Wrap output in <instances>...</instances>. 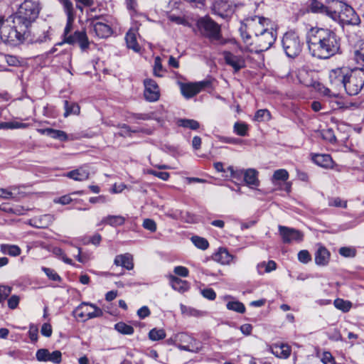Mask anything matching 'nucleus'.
<instances>
[{
    "label": "nucleus",
    "instance_id": "obj_1",
    "mask_svg": "<svg viewBox=\"0 0 364 364\" xmlns=\"http://www.w3.org/2000/svg\"><path fill=\"white\" fill-rule=\"evenodd\" d=\"M41 7L38 1L25 0L14 16H0V40L10 46H18L28 36V27L38 16Z\"/></svg>",
    "mask_w": 364,
    "mask_h": 364
},
{
    "label": "nucleus",
    "instance_id": "obj_2",
    "mask_svg": "<svg viewBox=\"0 0 364 364\" xmlns=\"http://www.w3.org/2000/svg\"><path fill=\"white\" fill-rule=\"evenodd\" d=\"M306 43L311 55L318 59H328L339 53L341 43L336 33L328 28L311 27L306 33Z\"/></svg>",
    "mask_w": 364,
    "mask_h": 364
},
{
    "label": "nucleus",
    "instance_id": "obj_3",
    "mask_svg": "<svg viewBox=\"0 0 364 364\" xmlns=\"http://www.w3.org/2000/svg\"><path fill=\"white\" fill-rule=\"evenodd\" d=\"M269 19L259 16H255V20L249 23L255 33V46L249 48L250 52H262L269 49L274 43L276 32L268 29Z\"/></svg>",
    "mask_w": 364,
    "mask_h": 364
},
{
    "label": "nucleus",
    "instance_id": "obj_4",
    "mask_svg": "<svg viewBox=\"0 0 364 364\" xmlns=\"http://www.w3.org/2000/svg\"><path fill=\"white\" fill-rule=\"evenodd\" d=\"M364 85V69L349 70L343 88L349 95H358Z\"/></svg>",
    "mask_w": 364,
    "mask_h": 364
},
{
    "label": "nucleus",
    "instance_id": "obj_5",
    "mask_svg": "<svg viewBox=\"0 0 364 364\" xmlns=\"http://www.w3.org/2000/svg\"><path fill=\"white\" fill-rule=\"evenodd\" d=\"M282 43L286 55L289 58L296 57L301 51L303 44L294 32L286 33L282 38Z\"/></svg>",
    "mask_w": 364,
    "mask_h": 364
},
{
    "label": "nucleus",
    "instance_id": "obj_6",
    "mask_svg": "<svg viewBox=\"0 0 364 364\" xmlns=\"http://www.w3.org/2000/svg\"><path fill=\"white\" fill-rule=\"evenodd\" d=\"M173 341L177 342L176 347L181 350L198 353L202 349L200 342L186 333L175 334Z\"/></svg>",
    "mask_w": 364,
    "mask_h": 364
},
{
    "label": "nucleus",
    "instance_id": "obj_7",
    "mask_svg": "<svg viewBox=\"0 0 364 364\" xmlns=\"http://www.w3.org/2000/svg\"><path fill=\"white\" fill-rule=\"evenodd\" d=\"M74 316L82 321L100 317L103 314L101 309L88 302L81 303L73 311Z\"/></svg>",
    "mask_w": 364,
    "mask_h": 364
},
{
    "label": "nucleus",
    "instance_id": "obj_8",
    "mask_svg": "<svg viewBox=\"0 0 364 364\" xmlns=\"http://www.w3.org/2000/svg\"><path fill=\"white\" fill-rule=\"evenodd\" d=\"M337 4L340 11H334L336 16L331 15V18L332 19H339L345 24L357 25L359 23L360 18L351 6L343 2H338Z\"/></svg>",
    "mask_w": 364,
    "mask_h": 364
},
{
    "label": "nucleus",
    "instance_id": "obj_9",
    "mask_svg": "<svg viewBox=\"0 0 364 364\" xmlns=\"http://www.w3.org/2000/svg\"><path fill=\"white\" fill-rule=\"evenodd\" d=\"M197 27L203 36L213 40L220 38V28L218 23L209 17L205 16L198 19Z\"/></svg>",
    "mask_w": 364,
    "mask_h": 364
},
{
    "label": "nucleus",
    "instance_id": "obj_10",
    "mask_svg": "<svg viewBox=\"0 0 364 364\" xmlns=\"http://www.w3.org/2000/svg\"><path fill=\"white\" fill-rule=\"evenodd\" d=\"M97 18H92L90 21L89 33L98 38H106L112 33V29L109 25L104 22L98 21Z\"/></svg>",
    "mask_w": 364,
    "mask_h": 364
},
{
    "label": "nucleus",
    "instance_id": "obj_11",
    "mask_svg": "<svg viewBox=\"0 0 364 364\" xmlns=\"http://www.w3.org/2000/svg\"><path fill=\"white\" fill-rule=\"evenodd\" d=\"M349 69L348 68H337L329 72L328 77L331 85L336 90H341L346 81Z\"/></svg>",
    "mask_w": 364,
    "mask_h": 364
},
{
    "label": "nucleus",
    "instance_id": "obj_12",
    "mask_svg": "<svg viewBox=\"0 0 364 364\" xmlns=\"http://www.w3.org/2000/svg\"><path fill=\"white\" fill-rule=\"evenodd\" d=\"M213 6L215 13L224 18L230 16L236 8L232 0H216Z\"/></svg>",
    "mask_w": 364,
    "mask_h": 364
},
{
    "label": "nucleus",
    "instance_id": "obj_13",
    "mask_svg": "<svg viewBox=\"0 0 364 364\" xmlns=\"http://www.w3.org/2000/svg\"><path fill=\"white\" fill-rule=\"evenodd\" d=\"M36 360L39 362H51L60 364L62 361V353L60 350L50 352L46 348H41L36 351Z\"/></svg>",
    "mask_w": 364,
    "mask_h": 364
},
{
    "label": "nucleus",
    "instance_id": "obj_14",
    "mask_svg": "<svg viewBox=\"0 0 364 364\" xmlns=\"http://www.w3.org/2000/svg\"><path fill=\"white\" fill-rule=\"evenodd\" d=\"M279 230L282 240L285 243L303 240L304 235L299 230L282 225L279 226Z\"/></svg>",
    "mask_w": 364,
    "mask_h": 364
},
{
    "label": "nucleus",
    "instance_id": "obj_15",
    "mask_svg": "<svg viewBox=\"0 0 364 364\" xmlns=\"http://www.w3.org/2000/svg\"><path fill=\"white\" fill-rule=\"evenodd\" d=\"M64 42L70 45L78 43L82 50L87 49L90 46V42L85 31H75L73 34H70L64 38Z\"/></svg>",
    "mask_w": 364,
    "mask_h": 364
},
{
    "label": "nucleus",
    "instance_id": "obj_16",
    "mask_svg": "<svg viewBox=\"0 0 364 364\" xmlns=\"http://www.w3.org/2000/svg\"><path fill=\"white\" fill-rule=\"evenodd\" d=\"M208 85V81H200L195 83L181 84V92L186 98H191L199 93Z\"/></svg>",
    "mask_w": 364,
    "mask_h": 364
},
{
    "label": "nucleus",
    "instance_id": "obj_17",
    "mask_svg": "<svg viewBox=\"0 0 364 364\" xmlns=\"http://www.w3.org/2000/svg\"><path fill=\"white\" fill-rule=\"evenodd\" d=\"M145 90L144 97L150 102H155L159 99V87L156 82L151 79H146L144 81Z\"/></svg>",
    "mask_w": 364,
    "mask_h": 364
},
{
    "label": "nucleus",
    "instance_id": "obj_18",
    "mask_svg": "<svg viewBox=\"0 0 364 364\" xmlns=\"http://www.w3.org/2000/svg\"><path fill=\"white\" fill-rule=\"evenodd\" d=\"M307 11L313 14H320L329 16H336L335 11H333L330 8L325 6L321 1L318 0H309L307 1Z\"/></svg>",
    "mask_w": 364,
    "mask_h": 364
},
{
    "label": "nucleus",
    "instance_id": "obj_19",
    "mask_svg": "<svg viewBox=\"0 0 364 364\" xmlns=\"http://www.w3.org/2000/svg\"><path fill=\"white\" fill-rule=\"evenodd\" d=\"M255 20V17L247 19L246 23L242 25L239 29L240 36L242 39L243 43L246 46V48L249 50L250 48H252L255 46V38L252 39V36L251 33H254V31L250 28L249 23L250 21H253Z\"/></svg>",
    "mask_w": 364,
    "mask_h": 364
},
{
    "label": "nucleus",
    "instance_id": "obj_20",
    "mask_svg": "<svg viewBox=\"0 0 364 364\" xmlns=\"http://www.w3.org/2000/svg\"><path fill=\"white\" fill-rule=\"evenodd\" d=\"M225 63L233 68L235 71H238L245 66V61L243 57L234 55L229 51L223 53Z\"/></svg>",
    "mask_w": 364,
    "mask_h": 364
},
{
    "label": "nucleus",
    "instance_id": "obj_21",
    "mask_svg": "<svg viewBox=\"0 0 364 364\" xmlns=\"http://www.w3.org/2000/svg\"><path fill=\"white\" fill-rule=\"evenodd\" d=\"M114 264L131 270L134 268L133 257L129 253L118 255L114 258Z\"/></svg>",
    "mask_w": 364,
    "mask_h": 364
},
{
    "label": "nucleus",
    "instance_id": "obj_22",
    "mask_svg": "<svg viewBox=\"0 0 364 364\" xmlns=\"http://www.w3.org/2000/svg\"><path fill=\"white\" fill-rule=\"evenodd\" d=\"M65 176L77 181H83L89 178L90 171L85 167H80L65 174Z\"/></svg>",
    "mask_w": 364,
    "mask_h": 364
},
{
    "label": "nucleus",
    "instance_id": "obj_23",
    "mask_svg": "<svg viewBox=\"0 0 364 364\" xmlns=\"http://www.w3.org/2000/svg\"><path fill=\"white\" fill-rule=\"evenodd\" d=\"M272 353L279 358H287L291 353V347L286 343L274 344L272 347Z\"/></svg>",
    "mask_w": 364,
    "mask_h": 364
},
{
    "label": "nucleus",
    "instance_id": "obj_24",
    "mask_svg": "<svg viewBox=\"0 0 364 364\" xmlns=\"http://www.w3.org/2000/svg\"><path fill=\"white\" fill-rule=\"evenodd\" d=\"M136 35L137 30L130 28L126 34L125 40L127 47L137 53L140 51L141 48L137 43Z\"/></svg>",
    "mask_w": 364,
    "mask_h": 364
},
{
    "label": "nucleus",
    "instance_id": "obj_25",
    "mask_svg": "<svg viewBox=\"0 0 364 364\" xmlns=\"http://www.w3.org/2000/svg\"><path fill=\"white\" fill-rule=\"evenodd\" d=\"M330 259V252L328 250L323 247L319 246L315 253V262L317 265L325 266Z\"/></svg>",
    "mask_w": 364,
    "mask_h": 364
},
{
    "label": "nucleus",
    "instance_id": "obj_26",
    "mask_svg": "<svg viewBox=\"0 0 364 364\" xmlns=\"http://www.w3.org/2000/svg\"><path fill=\"white\" fill-rule=\"evenodd\" d=\"M258 171L255 168H248L244 172V181L249 186L257 187L259 185Z\"/></svg>",
    "mask_w": 364,
    "mask_h": 364
},
{
    "label": "nucleus",
    "instance_id": "obj_27",
    "mask_svg": "<svg viewBox=\"0 0 364 364\" xmlns=\"http://www.w3.org/2000/svg\"><path fill=\"white\" fill-rule=\"evenodd\" d=\"M38 132L42 134H45L55 139H59L62 141H67L68 139L67 134L61 130L48 128L38 129Z\"/></svg>",
    "mask_w": 364,
    "mask_h": 364
},
{
    "label": "nucleus",
    "instance_id": "obj_28",
    "mask_svg": "<svg viewBox=\"0 0 364 364\" xmlns=\"http://www.w3.org/2000/svg\"><path fill=\"white\" fill-rule=\"evenodd\" d=\"M234 259L226 249H220L214 255L213 259L222 264H229Z\"/></svg>",
    "mask_w": 364,
    "mask_h": 364
},
{
    "label": "nucleus",
    "instance_id": "obj_29",
    "mask_svg": "<svg viewBox=\"0 0 364 364\" xmlns=\"http://www.w3.org/2000/svg\"><path fill=\"white\" fill-rule=\"evenodd\" d=\"M314 162L323 168H332L333 161L328 154H314L312 156Z\"/></svg>",
    "mask_w": 364,
    "mask_h": 364
},
{
    "label": "nucleus",
    "instance_id": "obj_30",
    "mask_svg": "<svg viewBox=\"0 0 364 364\" xmlns=\"http://www.w3.org/2000/svg\"><path fill=\"white\" fill-rule=\"evenodd\" d=\"M0 251L2 254L11 257H17L21 253V250L18 245L9 244H1Z\"/></svg>",
    "mask_w": 364,
    "mask_h": 364
},
{
    "label": "nucleus",
    "instance_id": "obj_31",
    "mask_svg": "<svg viewBox=\"0 0 364 364\" xmlns=\"http://www.w3.org/2000/svg\"><path fill=\"white\" fill-rule=\"evenodd\" d=\"M170 284L173 289L180 292L186 291L188 289V284L186 281L175 276L170 277Z\"/></svg>",
    "mask_w": 364,
    "mask_h": 364
},
{
    "label": "nucleus",
    "instance_id": "obj_32",
    "mask_svg": "<svg viewBox=\"0 0 364 364\" xmlns=\"http://www.w3.org/2000/svg\"><path fill=\"white\" fill-rule=\"evenodd\" d=\"M277 268V264L273 260H269L267 262H262L257 265V270L259 274H263L264 273L271 272L275 270Z\"/></svg>",
    "mask_w": 364,
    "mask_h": 364
},
{
    "label": "nucleus",
    "instance_id": "obj_33",
    "mask_svg": "<svg viewBox=\"0 0 364 364\" xmlns=\"http://www.w3.org/2000/svg\"><path fill=\"white\" fill-rule=\"evenodd\" d=\"M124 222V217L121 215H108L102 220V223H106L114 227L122 225Z\"/></svg>",
    "mask_w": 364,
    "mask_h": 364
},
{
    "label": "nucleus",
    "instance_id": "obj_34",
    "mask_svg": "<svg viewBox=\"0 0 364 364\" xmlns=\"http://www.w3.org/2000/svg\"><path fill=\"white\" fill-rule=\"evenodd\" d=\"M30 126L28 123H23L18 121H11L0 123V129H26Z\"/></svg>",
    "mask_w": 364,
    "mask_h": 364
},
{
    "label": "nucleus",
    "instance_id": "obj_35",
    "mask_svg": "<svg viewBox=\"0 0 364 364\" xmlns=\"http://www.w3.org/2000/svg\"><path fill=\"white\" fill-rule=\"evenodd\" d=\"M334 306L344 313L348 312L352 308V303L350 301L343 299H336L333 301Z\"/></svg>",
    "mask_w": 364,
    "mask_h": 364
},
{
    "label": "nucleus",
    "instance_id": "obj_36",
    "mask_svg": "<svg viewBox=\"0 0 364 364\" xmlns=\"http://www.w3.org/2000/svg\"><path fill=\"white\" fill-rule=\"evenodd\" d=\"M178 125L184 128H188L192 130H196L199 128L200 124L194 119H181L178 120Z\"/></svg>",
    "mask_w": 364,
    "mask_h": 364
},
{
    "label": "nucleus",
    "instance_id": "obj_37",
    "mask_svg": "<svg viewBox=\"0 0 364 364\" xmlns=\"http://www.w3.org/2000/svg\"><path fill=\"white\" fill-rule=\"evenodd\" d=\"M114 329L124 335H132L134 333V328L124 322H119L114 325Z\"/></svg>",
    "mask_w": 364,
    "mask_h": 364
},
{
    "label": "nucleus",
    "instance_id": "obj_38",
    "mask_svg": "<svg viewBox=\"0 0 364 364\" xmlns=\"http://www.w3.org/2000/svg\"><path fill=\"white\" fill-rule=\"evenodd\" d=\"M289 178V173L286 169H278L274 172L272 178V182L275 183L277 181H286Z\"/></svg>",
    "mask_w": 364,
    "mask_h": 364
},
{
    "label": "nucleus",
    "instance_id": "obj_39",
    "mask_svg": "<svg viewBox=\"0 0 364 364\" xmlns=\"http://www.w3.org/2000/svg\"><path fill=\"white\" fill-rule=\"evenodd\" d=\"M166 337L165 331L162 328H153L149 333V338L151 341L162 340Z\"/></svg>",
    "mask_w": 364,
    "mask_h": 364
},
{
    "label": "nucleus",
    "instance_id": "obj_40",
    "mask_svg": "<svg viewBox=\"0 0 364 364\" xmlns=\"http://www.w3.org/2000/svg\"><path fill=\"white\" fill-rule=\"evenodd\" d=\"M52 252L55 257H57L60 259H62L65 263L70 265H74L73 260L66 256L64 251L61 248L53 247L52 250Z\"/></svg>",
    "mask_w": 364,
    "mask_h": 364
},
{
    "label": "nucleus",
    "instance_id": "obj_41",
    "mask_svg": "<svg viewBox=\"0 0 364 364\" xmlns=\"http://www.w3.org/2000/svg\"><path fill=\"white\" fill-rule=\"evenodd\" d=\"M227 309L237 313L243 314L245 311L244 304L238 301H229L226 304Z\"/></svg>",
    "mask_w": 364,
    "mask_h": 364
},
{
    "label": "nucleus",
    "instance_id": "obj_42",
    "mask_svg": "<svg viewBox=\"0 0 364 364\" xmlns=\"http://www.w3.org/2000/svg\"><path fill=\"white\" fill-rule=\"evenodd\" d=\"M248 129V125L245 122H235L233 126L234 132L241 136L247 134Z\"/></svg>",
    "mask_w": 364,
    "mask_h": 364
},
{
    "label": "nucleus",
    "instance_id": "obj_43",
    "mask_svg": "<svg viewBox=\"0 0 364 364\" xmlns=\"http://www.w3.org/2000/svg\"><path fill=\"white\" fill-rule=\"evenodd\" d=\"M65 112L64 116L66 117L70 114H78L80 113V107L75 103H69L65 101Z\"/></svg>",
    "mask_w": 364,
    "mask_h": 364
},
{
    "label": "nucleus",
    "instance_id": "obj_44",
    "mask_svg": "<svg viewBox=\"0 0 364 364\" xmlns=\"http://www.w3.org/2000/svg\"><path fill=\"white\" fill-rule=\"evenodd\" d=\"M317 356L320 358L323 364H336V360L329 351H323L321 353H318Z\"/></svg>",
    "mask_w": 364,
    "mask_h": 364
},
{
    "label": "nucleus",
    "instance_id": "obj_45",
    "mask_svg": "<svg viewBox=\"0 0 364 364\" xmlns=\"http://www.w3.org/2000/svg\"><path fill=\"white\" fill-rule=\"evenodd\" d=\"M191 241L196 247L203 250H206L209 246L208 240L199 236H193Z\"/></svg>",
    "mask_w": 364,
    "mask_h": 364
},
{
    "label": "nucleus",
    "instance_id": "obj_46",
    "mask_svg": "<svg viewBox=\"0 0 364 364\" xmlns=\"http://www.w3.org/2000/svg\"><path fill=\"white\" fill-rule=\"evenodd\" d=\"M270 119V112L266 109L257 110L255 115V120L257 122L269 121Z\"/></svg>",
    "mask_w": 364,
    "mask_h": 364
},
{
    "label": "nucleus",
    "instance_id": "obj_47",
    "mask_svg": "<svg viewBox=\"0 0 364 364\" xmlns=\"http://www.w3.org/2000/svg\"><path fill=\"white\" fill-rule=\"evenodd\" d=\"M354 59L358 64L364 67V42L361 43L359 49L354 50Z\"/></svg>",
    "mask_w": 364,
    "mask_h": 364
},
{
    "label": "nucleus",
    "instance_id": "obj_48",
    "mask_svg": "<svg viewBox=\"0 0 364 364\" xmlns=\"http://www.w3.org/2000/svg\"><path fill=\"white\" fill-rule=\"evenodd\" d=\"M139 119L142 120H149L154 119L158 122L160 124H162L164 122V119L163 117H157L154 113L151 114H139L136 117Z\"/></svg>",
    "mask_w": 364,
    "mask_h": 364
},
{
    "label": "nucleus",
    "instance_id": "obj_49",
    "mask_svg": "<svg viewBox=\"0 0 364 364\" xmlns=\"http://www.w3.org/2000/svg\"><path fill=\"white\" fill-rule=\"evenodd\" d=\"M164 70L163 69L161 60L159 57L155 58L154 65V74L157 77H162Z\"/></svg>",
    "mask_w": 364,
    "mask_h": 364
},
{
    "label": "nucleus",
    "instance_id": "obj_50",
    "mask_svg": "<svg viewBox=\"0 0 364 364\" xmlns=\"http://www.w3.org/2000/svg\"><path fill=\"white\" fill-rule=\"evenodd\" d=\"M42 270L44 272V273L46 274V276L53 281L55 282H60L61 278L58 274V273L53 269L48 268V267H42Z\"/></svg>",
    "mask_w": 364,
    "mask_h": 364
},
{
    "label": "nucleus",
    "instance_id": "obj_51",
    "mask_svg": "<svg viewBox=\"0 0 364 364\" xmlns=\"http://www.w3.org/2000/svg\"><path fill=\"white\" fill-rule=\"evenodd\" d=\"M339 254L345 257H354L356 255V250L353 247H343L339 249Z\"/></svg>",
    "mask_w": 364,
    "mask_h": 364
},
{
    "label": "nucleus",
    "instance_id": "obj_52",
    "mask_svg": "<svg viewBox=\"0 0 364 364\" xmlns=\"http://www.w3.org/2000/svg\"><path fill=\"white\" fill-rule=\"evenodd\" d=\"M328 205L346 208L347 207V201L342 200L340 198H333L329 199Z\"/></svg>",
    "mask_w": 364,
    "mask_h": 364
},
{
    "label": "nucleus",
    "instance_id": "obj_53",
    "mask_svg": "<svg viewBox=\"0 0 364 364\" xmlns=\"http://www.w3.org/2000/svg\"><path fill=\"white\" fill-rule=\"evenodd\" d=\"M298 259L299 262L306 264L311 260V256L307 250H301L298 253Z\"/></svg>",
    "mask_w": 364,
    "mask_h": 364
},
{
    "label": "nucleus",
    "instance_id": "obj_54",
    "mask_svg": "<svg viewBox=\"0 0 364 364\" xmlns=\"http://www.w3.org/2000/svg\"><path fill=\"white\" fill-rule=\"evenodd\" d=\"M75 16H68L67 17V23L64 29L63 37L65 38L70 33V31L73 30V26L74 23Z\"/></svg>",
    "mask_w": 364,
    "mask_h": 364
},
{
    "label": "nucleus",
    "instance_id": "obj_55",
    "mask_svg": "<svg viewBox=\"0 0 364 364\" xmlns=\"http://www.w3.org/2000/svg\"><path fill=\"white\" fill-rule=\"evenodd\" d=\"M149 174L153 175L163 181H167L169 178L170 174L168 172L156 171L154 170H149Z\"/></svg>",
    "mask_w": 364,
    "mask_h": 364
},
{
    "label": "nucleus",
    "instance_id": "obj_56",
    "mask_svg": "<svg viewBox=\"0 0 364 364\" xmlns=\"http://www.w3.org/2000/svg\"><path fill=\"white\" fill-rule=\"evenodd\" d=\"M63 4L67 17L75 16L72 2L70 0H63Z\"/></svg>",
    "mask_w": 364,
    "mask_h": 364
},
{
    "label": "nucleus",
    "instance_id": "obj_57",
    "mask_svg": "<svg viewBox=\"0 0 364 364\" xmlns=\"http://www.w3.org/2000/svg\"><path fill=\"white\" fill-rule=\"evenodd\" d=\"M11 288L7 286H0V303L4 301L10 294Z\"/></svg>",
    "mask_w": 364,
    "mask_h": 364
},
{
    "label": "nucleus",
    "instance_id": "obj_58",
    "mask_svg": "<svg viewBox=\"0 0 364 364\" xmlns=\"http://www.w3.org/2000/svg\"><path fill=\"white\" fill-rule=\"evenodd\" d=\"M143 227L151 232H155L156 230V224L151 219H145L143 222Z\"/></svg>",
    "mask_w": 364,
    "mask_h": 364
},
{
    "label": "nucleus",
    "instance_id": "obj_59",
    "mask_svg": "<svg viewBox=\"0 0 364 364\" xmlns=\"http://www.w3.org/2000/svg\"><path fill=\"white\" fill-rule=\"evenodd\" d=\"M201 294L205 298L209 300H214L216 297L215 291L210 288L203 289Z\"/></svg>",
    "mask_w": 364,
    "mask_h": 364
},
{
    "label": "nucleus",
    "instance_id": "obj_60",
    "mask_svg": "<svg viewBox=\"0 0 364 364\" xmlns=\"http://www.w3.org/2000/svg\"><path fill=\"white\" fill-rule=\"evenodd\" d=\"M228 170L230 173V176L234 179H240L242 176H244L245 171L243 170H235L232 166L228 167Z\"/></svg>",
    "mask_w": 364,
    "mask_h": 364
},
{
    "label": "nucleus",
    "instance_id": "obj_61",
    "mask_svg": "<svg viewBox=\"0 0 364 364\" xmlns=\"http://www.w3.org/2000/svg\"><path fill=\"white\" fill-rule=\"evenodd\" d=\"M38 329L36 326L32 324L29 327L28 335L29 338L32 341H36L38 340Z\"/></svg>",
    "mask_w": 364,
    "mask_h": 364
},
{
    "label": "nucleus",
    "instance_id": "obj_62",
    "mask_svg": "<svg viewBox=\"0 0 364 364\" xmlns=\"http://www.w3.org/2000/svg\"><path fill=\"white\" fill-rule=\"evenodd\" d=\"M174 273L178 276L186 277L188 276V269L183 266H177L174 268Z\"/></svg>",
    "mask_w": 364,
    "mask_h": 364
},
{
    "label": "nucleus",
    "instance_id": "obj_63",
    "mask_svg": "<svg viewBox=\"0 0 364 364\" xmlns=\"http://www.w3.org/2000/svg\"><path fill=\"white\" fill-rule=\"evenodd\" d=\"M118 127L121 129L119 132V134L122 136L126 137L131 136V133L132 132L130 129V127L125 124L119 125Z\"/></svg>",
    "mask_w": 364,
    "mask_h": 364
},
{
    "label": "nucleus",
    "instance_id": "obj_64",
    "mask_svg": "<svg viewBox=\"0 0 364 364\" xmlns=\"http://www.w3.org/2000/svg\"><path fill=\"white\" fill-rule=\"evenodd\" d=\"M41 334L46 337H50L52 335V327L50 324L45 323L43 324L41 330Z\"/></svg>",
    "mask_w": 364,
    "mask_h": 364
}]
</instances>
